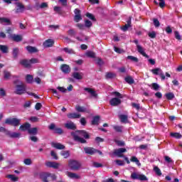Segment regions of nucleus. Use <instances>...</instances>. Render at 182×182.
<instances>
[{"label": "nucleus", "instance_id": "nucleus-1", "mask_svg": "<svg viewBox=\"0 0 182 182\" xmlns=\"http://www.w3.org/2000/svg\"><path fill=\"white\" fill-rule=\"evenodd\" d=\"M71 136L74 141H78L81 144L87 143L86 140L90 139V135L86 130H76L75 132H71Z\"/></svg>", "mask_w": 182, "mask_h": 182}, {"label": "nucleus", "instance_id": "nucleus-2", "mask_svg": "<svg viewBox=\"0 0 182 182\" xmlns=\"http://www.w3.org/2000/svg\"><path fill=\"white\" fill-rule=\"evenodd\" d=\"M112 95L115 96V97H113L109 100L110 106L112 107H117V106H120L122 105V99H123V95L120 94V92L117 91L112 92Z\"/></svg>", "mask_w": 182, "mask_h": 182}, {"label": "nucleus", "instance_id": "nucleus-3", "mask_svg": "<svg viewBox=\"0 0 182 182\" xmlns=\"http://www.w3.org/2000/svg\"><path fill=\"white\" fill-rule=\"evenodd\" d=\"M68 167L73 171H79L82 168V162L75 159H70L68 161Z\"/></svg>", "mask_w": 182, "mask_h": 182}, {"label": "nucleus", "instance_id": "nucleus-4", "mask_svg": "<svg viewBox=\"0 0 182 182\" xmlns=\"http://www.w3.org/2000/svg\"><path fill=\"white\" fill-rule=\"evenodd\" d=\"M14 93L19 95H25V93H26V85L23 82H20V85H16Z\"/></svg>", "mask_w": 182, "mask_h": 182}, {"label": "nucleus", "instance_id": "nucleus-5", "mask_svg": "<svg viewBox=\"0 0 182 182\" xmlns=\"http://www.w3.org/2000/svg\"><path fill=\"white\" fill-rule=\"evenodd\" d=\"M5 124L16 127L21 124V119H18L17 118H7L5 120Z\"/></svg>", "mask_w": 182, "mask_h": 182}, {"label": "nucleus", "instance_id": "nucleus-6", "mask_svg": "<svg viewBox=\"0 0 182 182\" xmlns=\"http://www.w3.org/2000/svg\"><path fill=\"white\" fill-rule=\"evenodd\" d=\"M131 178L133 180H140L141 181H147L149 180L147 176L144 174H139L136 172H134L131 174Z\"/></svg>", "mask_w": 182, "mask_h": 182}, {"label": "nucleus", "instance_id": "nucleus-7", "mask_svg": "<svg viewBox=\"0 0 182 182\" xmlns=\"http://www.w3.org/2000/svg\"><path fill=\"white\" fill-rule=\"evenodd\" d=\"M84 151L86 154H90V156H93V154H96V153H99L100 155L103 154L101 151L93 147H85Z\"/></svg>", "mask_w": 182, "mask_h": 182}, {"label": "nucleus", "instance_id": "nucleus-8", "mask_svg": "<svg viewBox=\"0 0 182 182\" xmlns=\"http://www.w3.org/2000/svg\"><path fill=\"white\" fill-rule=\"evenodd\" d=\"M48 129L50 130H54V133H55V134H63V129L60 127H56V125L53 123L48 127Z\"/></svg>", "mask_w": 182, "mask_h": 182}, {"label": "nucleus", "instance_id": "nucleus-9", "mask_svg": "<svg viewBox=\"0 0 182 182\" xmlns=\"http://www.w3.org/2000/svg\"><path fill=\"white\" fill-rule=\"evenodd\" d=\"M127 151V149L126 148H119L117 149H115L113 152V154L114 156H117V157H124V155H123V153H126Z\"/></svg>", "mask_w": 182, "mask_h": 182}, {"label": "nucleus", "instance_id": "nucleus-10", "mask_svg": "<svg viewBox=\"0 0 182 182\" xmlns=\"http://www.w3.org/2000/svg\"><path fill=\"white\" fill-rule=\"evenodd\" d=\"M64 127L67 130H76L77 129L76 124L72 121L67 122V123L64 124Z\"/></svg>", "mask_w": 182, "mask_h": 182}, {"label": "nucleus", "instance_id": "nucleus-11", "mask_svg": "<svg viewBox=\"0 0 182 182\" xmlns=\"http://www.w3.org/2000/svg\"><path fill=\"white\" fill-rule=\"evenodd\" d=\"M60 69L61 72H63V73H64L65 75H69V73L72 70L70 66H69V65L68 64L61 65Z\"/></svg>", "mask_w": 182, "mask_h": 182}, {"label": "nucleus", "instance_id": "nucleus-12", "mask_svg": "<svg viewBox=\"0 0 182 182\" xmlns=\"http://www.w3.org/2000/svg\"><path fill=\"white\" fill-rule=\"evenodd\" d=\"M16 5V14H19V12L22 13L25 11V5H23L22 3L21 2H16L15 3Z\"/></svg>", "mask_w": 182, "mask_h": 182}, {"label": "nucleus", "instance_id": "nucleus-13", "mask_svg": "<svg viewBox=\"0 0 182 182\" xmlns=\"http://www.w3.org/2000/svg\"><path fill=\"white\" fill-rule=\"evenodd\" d=\"M46 166L47 167H50V168H55V170H58V168H59V166H60V164L58 162L48 161L46 163Z\"/></svg>", "mask_w": 182, "mask_h": 182}, {"label": "nucleus", "instance_id": "nucleus-14", "mask_svg": "<svg viewBox=\"0 0 182 182\" xmlns=\"http://www.w3.org/2000/svg\"><path fill=\"white\" fill-rule=\"evenodd\" d=\"M10 38L12 39L14 42H22V41H23V37H22L21 35L18 34L10 35Z\"/></svg>", "mask_w": 182, "mask_h": 182}, {"label": "nucleus", "instance_id": "nucleus-15", "mask_svg": "<svg viewBox=\"0 0 182 182\" xmlns=\"http://www.w3.org/2000/svg\"><path fill=\"white\" fill-rule=\"evenodd\" d=\"M38 177L41 178V180H42L43 182H49V181H48V177H50V173L41 172L38 173Z\"/></svg>", "mask_w": 182, "mask_h": 182}, {"label": "nucleus", "instance_id": "nucleus-16", "mask_svg": "<svg viewBox=\"0 0 182 182\" xmlns=\"http://www.w3.org/2000/svg\"><path fill=\"white\" fill-rule=\"evenodd\" d=\"M84 90L85 92H87V93H89L92 97H97L98 95L96 93V91L95 90H93V88H90V87H85Z\"/></svg>", "mask_w": 182, "mask_h": 182}, {"label": "nucleus", "instance_id": "nucleus-17", "mask_svg": "<svg viewBox=\"0 0 182 182\" xmlns=\"http://www.w3.org/2000/svg\"><path fill=\"white\" fill-rule=\"evenodd\" d=\"M129 28H132V17H129V19L127 21V24L121 28L123 32H127Z\"/></svg>", "mask_w": 182, "mask_h": 182}, {"label": "nucleus", "instance_id": "nucleus-18", "mask_svg": "<svg viewBox=\"0 0 182 182\" xmlns=\"http://www.w3.org/2000/svg\"><path fill=\"white\" fill-rule=\"evenodd\" d=\"M0 23L1 25H7L11 26L12 25V21H11V19L5 17H0Z\"/></svg>", "mask_w": 182, "mask_h": 182}, {"label": "nucleus", "instance_id": "nucleus-19", "mask_svg": "<svg viewBox=\"0 0 182 182\" xmlns=\"http://www.w3.org/2000/svg\"><path fill=\"white\" fill-rule=\"evenodd\" d=\"M136 49L139 53H140V55H142V56H144V58H146V59H149L150 58V56H149V55H147L146 52H144V50L143 49V47H141V46L137 45Z\"/></svg>", "mask_w": 182, "mask_h": 182}, {"label": "nucleus", "instance_id": "nucleus-20", "mask_svg": "<svg viewBox=\"0 0 182 182\" xmlns=\"http://www.w3.org/2000/svg\"><path fill=\"white\" fill-rule=\"evenodd\" d=\"M30 127L31 124H29V122H26L19 127V130L21 132H29Z\"/></svg>", "mask_w": 182, "mask_h": 182}, {"label": "nucleus", "instance_id": "nucleus-21", "mask_svg": "<svg viewBox=\"0 0 182 182\" xmlns=\"http://www.w3.org/2000/svg\"><path fill=\"white\" fill-rule=\"evenodd\" d=\"M53 45H55V41H53L50 38L46 40L43 43V46H44V48H52V46H53Z\"/></svg>", "mask_w": 182, "mask_h": 182}, {"label": "nucleus", "instance_id": "nucleus-22", "mask_svg": "<svg viewBox=\"0 0 182 182\" xmlns=\"http://www.w3.org/2000/svg\"><path fill=\"white\" fill-rule=\"evenodd\" d=\"M7 136H8V137H10L11 139H19V137H21V133L11 132V131H9Z\"/></svg>", "mask_w": 182, "mask_h": 182}, {"label": "nucleus", "instance_id": "nucleus-23", "mask_svg": "<svg viewBox=\"0 0 182 182\" xmlns=\"http://www.w3.org/2000/svg\"><path fill=\"white\" fill-rule=\"evenodd\" d=\"M72 76L74 79H76V80H82V79H83V73L74 72Z\"/></svg>", "mask_w": 182, "mask_h": 182}, {"label": "nucleus", "instance_id": "nucleus-24", "mask_svg": "<svg viewBox=\"0 0 182 182\" xmlns=\"http://www.w3.org/2000/svg\"><path fill=\"white\" fill-rule=\"evenodd\" d=\"M52 147H54V149H57V150H65V145L60 144V143H51Z\"/></svg>", "mask_w": 182, "mask_h": 182}, {"label": "nucleus", "instance_id": "nucleus-25", "mask_svg": "<svg viewBox=\"0 0 182 182\" xmlns=\"http://www.w3.org/2000/svg\"><path fill=\"white\" fill-rule=\"evenodd\" d=\"M26 50H28V53H38V52H39V50H38V48H36V47H33V46H26Z\"/></svg>", "mask_w": 182, "mask_h": 182}, {"label": "nucleus", "instance_id": "nucleus-26", "mask_svg": "<svg viewBox=\"0 0 182 182\" xmlns=\"http://www.w3.org/2000/svg\"><path fill=\"white\" fill-rule=\"evenodd\" d=\"M19 63L24 68H31V63L28 59L21 60Z\"/></svg>", "mask_w": 182, "mask_h": 182}, {"label": "nucleus", "instance_id": "nucleus-27", "mask_svg": "<svg viewBox=\"0 0 182 182\" xmlns=\"http://www.w3.org/2000/svg\"><path fill=\"white\" fill-rule=\"evenodd\" d=\"M100 121V116L97 115L92 118V120L91 122V124L92 126H98L99 122Z\"/></svg>", "mask_w": 182, "mask_h": 182}, {"label": "nucleus", "instance_id": "nucleus-28", "mask_svg": "<svg viewBox=\"0 0 182 182\" xmlns=\"http://www.w3.org/2000/svg\"><path fill=\"white\" fill-rule=\"evenodd\" d=\"M80 114H77L76 112L69 113L67 114V117L68 119H80Z\"/></svg>", "mask_w": 182, "mask_h": 182}, {"label": "nucleus", "instance_id": "nucleus-29", "mask_svg": "<svg viewBox=\"0 0 182 182\" xmlns=\"http://www.w3.org/2000/svg\"><path fill=\"white\" fill-rule=\"evenodd\" d=\"M68 176L70 178H75L76 180H79L80 178V176L77 175L76 173L68 171Z\"/></svg>", "mask_w": 182, "mask_h": 182}, {"label": "nucleus", "instance_id": "nucleus-30", "mask_svg": "<svg viewBox=\"0 0 182 182\" xmlns=\"http://www.w3.org/2000/svg\"><path fill=\"white\" fill-rule=\"evenodd\" d=\"M28 134H32L33 136H36L38 134V127H33L28 129Z\"/></svg>", "mask_w": 182, "mask_h": 182}, {"label": "nucleus", "instance_id": "nucleus-31", "mask_svg": "<svg viewBox=\"0 0 182 182\" xmlns=\"http://www.w3.org/2000/svg\"><path fill=\"white\" fill-rule=\"evenodd\" d=\"M12 55H13L14 59H18V55H19V48H13Z\"/></svg>", "mask_w": 182, "mask_h": 182}, {"label": "nucleus", "instance_id": "nucleus-32", "mask_svg": "<svg viewBox=\"0 0 182 182\" xmlns=\"http://www.w3.org/2000/svg\"><path fill=\"white\" fill-rule=\"evenodd\" d=\"M26 83H28V84L33 83V76L32 75H29V74L26 75Z\"/></svg>", "mask_w": 182, "mask_h": 182}, {"label": "nucleus", "instance_id": "nucleus-33", "mask_svg": "<svg viewBox=\"0 0 182 182\" xmlns=\"http://www.w3.org/2000/svg\"><path fill=\"white\" fill-rule=\"evenodd\" d=\"M75 110L77 112H80V113H85V112H87L86 107H82L80 105H76L75 106Z\"/></svg>", "mask_w": 182, "mask_h": 182}, {"label": "nucleus", "instance_id": "nucleus-34", "mask_svg": "<svg viewBox=\"0 0 182 182\" xmlns=\"http://www.w3.org/2000/svg\"><path fill=\"white\" fill-rule=\"evenodd\" d=\"M165 97H166L167 100H173L176 96L174 95V93L173 92H168L165 94Z\"/></svg>", "mask_w": 182, "mask_h": 182}, {"label": "nucleus", "instance_id": "nucleus-35", "mask_svg": "<svg viewBox=\"0 0 182 182\" xmlns=\"http://www.w3.org/2000/svg\"><path fill=\"white\" fill-rule=\"evenodd\" d=\"M171 137H174V139H181L182 138V135L181 134L178 133V132H171L170 134Z\"/></svg>", "mask_w": 182, "mask_h": 182}, {"label": "nucleus", "instance_id": "nucleus-36", "mask_svg": "<svg viewBox=\"0 0 182 182\" xmlns=\"http://www.w3.org/2000/svg\"><path fill=\"white\" fill-rule=\"evenodd\" d=\"M60 156H63L64 159H68L70 156V152L69 151H63L60 152Z\"/></svg>", "mask_w": 182, "mask_h": 182}, {"label": "nucleus", "instance_id": "nucleus-37", "mask_svg": "<svg viewBox=\"0 0 182 182\" xmlns=\"http://www.w3.org/2000/svg\"><path fill=\"white\" fill-rule=\"evenodd\" d=\"M11 72L7 70L4 71V77L5 80H9V77H11Z\"/></svg>", "mask_w": 182, "mask_h": 182}, {"label": "nucleus", "instance_id": "nucleus-38", "mask_svg": "<svg viewBox=\"0 0 182 182\" xmlns=\"http://www.w3.org/2000/svg\"><path fill=\"white\" fill-rule=\"evenodd\" d=\"M125 81L127 82V83H129V85H133V83H134V80L133 79V77H132V76L126 77Z\"/></svg>", "mask_w": 182, "mask_h": 182}, {"label": "nucleus", "instance_id": "nucleus-39", "mask_svg": "<svg viewBox=\"0 0 182 182\" xmlns=\"http://www.w3.org/2000/svg\"><path fill=\"white\" fill-rule=\"evenodd\" d=\"M127 59H129V60H132V62H134V63H139V58H137V57H134L132 55H128L127 57Z\"/></svg>", "mask_w": 182, "mask_h": 182}, {"label": "nucleus", "instance_id": "nucleus-40", "mask_svg": "<svg viewBox=\"0 0 182 182\" xmlns=\"http://www.w3.org/2000/svg\"><path fill=\"white\" fill-rule=\"evenodd\" d=\"M119 119H120L122 123H127V119H128L127 115L121 114V115H119Z\"/></svg>", "mask_w": 182, "mask_h": 182}, {"label": "nucleus", "instance_id": "nucleus-41", "mask_svg": "<svg viewBox=\"0 0 182 182\" xmlns=\"http://www.w3.org/2000/svg\"><path fill=\"white\" fill-rule=\"evenodd\" d=\"M113 77H116V74L113 73H107L105 75L106 79H113Z\"/></svg>", "mask_w": 182, "mask_h": 182}, {"label": "nucleus", "instance_id": "nucleus-42", "mask_svg": "<svg viewBox=\"0 0 182 182\" xmlns=\"http://www.w3.org/2000/svg\"><path fill=\"white\" fill-rule=\"evenodd\" d=\"M7 178H10L11 181H18V178L15 176V175L9 174L6 176Z\"/></svg>", "mask_w": 182, "mask_h": 182}, {"label": "nucleus", "instance_id": "nucleus-43", "mask_svg": "<svg viewBox=\"0 0 182 182\" xmlns=\"http://www.w3.org/2000/svg\"><path fill=\"white\" fill-rule=\"evenodd\" d=\"M63 50L64 52H65V53H68L70 55L75 53V50H73V49H72V48H63Z\"/></svg>", "mask_w": 182, "mask_h": 182}, {"label": "nucleus", "instance_id": "nucleus-44", "mask_svg": "<svg viewBox=\"0 0 182 182\" xmlns=\"http://www.w3.org/2000/svg\"><path fill=\"white\" fill-rule=\"evenodd\" d=\"M8 46H4V45H0V50L3 53H8Z\"/></svg>", "mask_w": 182, "mask_h": 182}, {"label": "nucleus", "instance_id": "nucleus-45", "mask_svg": "<svg viewBox=\"0 0 182 182\" xmlns=\"http://www.w3.org/2000/svg\"><path fill=\"white\" fill-rule=\"evenodd\" d=\"M114 142H115L116 144H117V146H119V147H124V146H126V144H125L124 141H123L114 140Z\"/></svg>", "mask_w": 182, "mask_h": 182}, {"label": "nucleus", "instance_id": "nucleus-46", "mask_svg": "<svg viewBox=\"0 0 182 182\" xmlns=\"http://www.w3.org/2000/svg\"><path fill=\"white\" fill-rule=\"evenodd\" d=\"M154 171H155L156 176H161V170L158 166L154 167Z\"/></svg>", "mask_w": 182, "mask_h": 182}, {"label": "nucleus", "instance_id": "nucleus-47", "mask_svg": "<svg viewBox=\"0 0 182 182\" xmlns=\"http://www.w3.org/2000/svg\"><path fill=\"white\" fill-rule=\"evenodd\" d=\"M87 56L88 58H96V53H95L93 51H88L87 53H86Z\"/></svg>", "mask_w": 182, "mask_h": 182}, {"label": "nucleus", "instance_id": "nucleus-48", "mask_svg": "<svg viewBox=\"0 0 182 182\" xmlns=\"http://www.w3.org/2000/svg\"><path fill=\"white\" fill-rule=\"evenodd\" d=\"M114 130H115V132H117V133H122V132H123V129L122 127L120 126H114L113 127Z\"/></svg>", "mask_w": 182, "mask_h": 182}, {"label": "nucleus", "instance_id": "nucleus-49", "mask_svg": "<svg viewBox=\"0 0 182 182\" xmlns=\"http://www.w3.org/2000/svg\"><path fill=\"white\" fill-rule=\"evenodd\" d=\"M86 16L87 18H89V19H91V21H96V17H95L92 14L87 13Z\"/></svg>", "mask_w": 182, "mask_h": 182}, {"label": "nucleus", "instance_id": "nucleus-50", "mask_svg": "<svg viewBox=\"0 0 182 182\" xmlns=\"http://www.w3.org/2000/svg\"><path fill=\"white\" fill-rule=\"evenodd\" d=\"M154 75H159V72L161 73L163 72L161 68H154L151 70Z\"/></svg>", "mask_w": 182, "mask_h": 182}, {"label": "nucleus", "instance_id": "nucleus-51", "mask_svg": "<svg viewBox=\"0 0 182 182\" xmlns=\"http://www.w3.org/2000/svg\"><path fill=\"white\" fill-rule=\"evenodd\" d=\"M93 23H92V21H89V20H85V28H90L91 26H92Z\"/></svg>", "mask_w": 182, "mask_h": 182}, {"label": "nucleus", "instance_id": "nucleus-52", "mask_svg": "<svg viewBox=\"0 0 182 182\" xmlns=\"http://www.w3.org/2000/svg\"><path fill=\"white\" fill-rule=\"evenodd\" d=\"M0 133H5L6 136H8L9 130L6 129L5 127H0Z\"/></svg>", "mask_w": 182, "mask_h": 182}, {"label": "nucleus", "instance_id": "nucleus-53", "mask_svg": "<svg viewBox=\"0 0 182 182\" xmlns=\"http://www.w3.org/2000/svg\"><path fill=\"white\" fill-rule=\"evenodd\" d=\"M74 21L75 22H80V21H82V14L81 15H75L74 16Z\"/></svg>", "mask_w": 182, "mask_h": 182}, {"label": "nucleus", "instance_id": "nucleus-54", "mask_svg": "<svg viewBox=\"0 0 182 182\" xmlns=\"http://www.w3.org/2000/svg\"><path fill=\"white\" fill-rule=\"evenodd\" d=\"M24 164H26V166H31V164H32V159H26L23 161Z\"/></svg>", "mask_w": 182, "mask_h": 182}, {"label": "nucleus", "instance_id": "nucleus-55", "mask_svg": "<svg viewBox=\"0 0 182 182\" xmlns=\"http://www.w3.org/2000/svg\"><path fill=\"white\" fill-rule=\"evenodd\" d=\"M153 22L155 28H159V26H160V21H159V19L154 18Z\"/></svg>", "mask_w": 182, "mask_h": 182}, {"label": "nucleus", "instance_id": "nucleus-56", "mask_svg": "<svg viewBox=\"0 0 182 182\" xmlns=\"http://www.w3.org/2000/svg\"><path fill=\"white\" fill-rule=\"evenodd\" d=\"M151 86L154 90H159V89H160V85L156 82L152 83Z\"/></svg>", "mask_w": 182, "mask_h": 182}, {"label": "nucleus", "instance_id": "nucleus-57", "mask_svg": "<svg viewBox=\"0 0 182 182\" xmlns=\"http://www.w3.org/2000/svg\"><path fill=\"white\" fill-rule=\"evenodd\" d=\"M93 167H95L96 168H99L100 167H103V164L99 163V162H93L92 163Z\"/></svg>", "mask_w": 182, "mask_h": 182}, {"label": "nucleus", "instance_id": "nucleus-58", "mask_svg": "<svg viewBox=\"0 0 182 182\" xmlns=\"http://www.w3.org/2000/svg\"><path fill=\"white\" fill-rule=\"evenodd\" d=\"M0 96L1 97H5V96H6V91H5V89L0 88Z\"/></svg>", "mask_w": 182, "mask_h": 182}, {"label": "nucleus", "instance_id": "nucleus-59", "mask_svg": "<svg viewBox=\"0 0 182 182\" xmlns=\"http://www.w3.org/2000/svg\"><path fill=\"white\" fill-rule=\"evenodd\" d=\"M174 35L177 41H181V36L180 35V33H178V31H175Z\"/></svg>", "mask_w": 182, "mask_h": 182}, {"label": "nucleus", "instance_id": "nucleus-60", "mask_svg": "<svg viewBox=\"0 0 182 182\" xmlns=\"http://www.w3.org/2000/svg\"><path fill=\"white\" fill-rule=\"evenodd\" d=\"M68 34L69 36H75L76 35V32L73 29H70L68 31Z\"/></svg>", "mask_w": 182, "mask_h": 182}, {"label": "nucleus", "instance_id": "nucleus-61", "mask_svg": "<svg viewBox=\"0 0 182 182\" xmlns=\"http://www.w3.org/2000/svg\"><path fill=\"white\" fill-rule=\"evenodd\" d=\"M148 36H149V38H151V39H154L156 36V31H151L149 33Z\"/></svg>", "mask_w": 182, "mask_h": 182}, {"label": "nucleus", "instance_id": "nucleus-62", "mask_svg": "<svg viewBox=\"0 0 182 182\" xmlns=\"http://www.w3.org/2000/svg\"><path fill=\"white\" fill-rule=\"evenodd\" d=\"M132 107H134L136 110H140V104L132 102Z\"/></svg>", "mask_w": 182, "mask_h": 182}, {"label": "nucleus", "instance_id": "nucleus-63", "mask_svg": "<svg viewBox=\"0 0 182 182\" xmlns=\"http://www.w3.org/2000/svg\"><path fill=\"white\" fill-rule=\"evenodd\" d=\"M54 11L55 12H58L59 15H62V9L60 6H54Z\"/></svg>", "mask_w": 182, "mask_h": 182}, {"label": "nucleus", "instance_id": "nucleus-64", "mask_svg": "<svg viewBox=\"0 0 182 182\" xmlns=\"http://www.w3.org/2000/svg\"><path fill=\"white\" fill-rule=\"evenodd\" d=\"M30 140H31V141H33V143H37V141L39 140L36 136H31L29 137Z\"/></svg>", "mask_w": 182, "mask_h": 182}]
</instances>
